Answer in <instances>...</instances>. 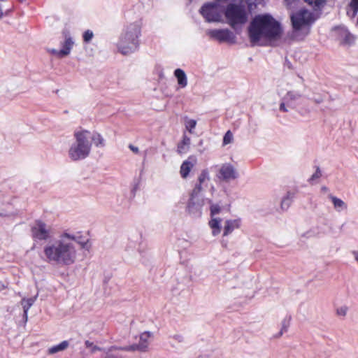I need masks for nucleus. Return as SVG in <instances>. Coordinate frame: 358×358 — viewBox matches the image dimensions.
<instances>
[{
  "label": "nucleus",
  "instance_id": "1",
  "mask_svg": "<svg viewBox=\"0 0 358 358\" xmlns=\"http://www.w3.org/2000/svg\"><path fill=\"white\" fill-rule=\"evenodd\" d=\"M282 33L280 23L270 14L256 15L248 27V35L252 45H255L262 38L277 39Z\"/></svg>",
  "mask_w": 358,
  "mask_h": 358
},
{
  "label": "nucleus",
  "instance_id": "2",
  "mask_svg": "<svg viewBox=\"0 0 358 358\" xmlns=\"http://www.w3.org/2000/svg\"><path fill=\"white\" fill-rule=\"evenodd\" d=\"M46 262L62 266H70L76 259V249L73 243L63 237L62 233L59 238L47 244L43 248Z\"/></svg>",
  "mask_w": 358,
  "mask_h": 358
},
{
  "label": "nucleus",
  "instance_id": "3",
  "mask_svg": "<svg viewBox=\"0 0 358 358\" xmlns=\"http://www.w3.org/2000/svg\"><path fill=\"white\" fill-rule=\"evenodd\" d=\"M141 28L142 22L141 20L131 23L125 28L117 44V49L121 54L127 55L138 50Z\"/></svg>",
  "mask_w": 358,
  "mask_h": 358
},
{
  "label": "nucleus",
  "instance_id": "4",
  "mask_svg": "<svg viewBox=\"0 0 358 358\" xmlns=\"http://www.w3.org/2000/svg\"><path fill=\"white\" fill-rule=\"evenodd\" d=\"M76 141L69 150V156L73 161H79L87 158L91 151L90 131L82 130L74 133Z\"/></svg>",
  "mask_w": 358,
  "mask_h": 358
},
{
  "label": "nucleus",
  "instance_id": "5",
  "mask_svg": "<svg viewBox=\"0 0 358 358\" xmlns=\"http://www.w3.org/2000/svg\"><path fill=\"white\" fill-rule=\"evenodd\" d=\"M224 15L228 24L235 29L237 25L244 24L248 20L245 6L241 3H229L224 10Z\"/></svg>",
  "mask_w": 358,
  "mask_h": 358
},
{
  "label": "nucleus",
  "instance_id": "6",
  "mask_svg": "<svg viewBox=\"0 0 358 358\" xmlns=\"http://www.w3.org/2000/svg\"><path fill=\"white\" fill-rule=\"evenodd\" d=\"M291 22L294 33L306 29L305 35L310 31V27L314 23L313 14L306 9H301L291 15Z\"/></svg>",
  "mask_w": 358,
  "mask_h": 358
},
{
  "label": "nucleus",
  "instance_id": "7",
  "mask_svg": "<svg viewBox=\"0 0 358 358\" xmlns=\"http://www.w3.org/2000/svg\"><path fill=\"white\" fill-rule=\"evenodd\" d=\"M200 14L208 22H217L221 21L222 10L217 2L204 3L199 10Z\"/></svg>",
  "mask_w": 358,
  "mask_h": 358
},
{
  "label": "nucleus",
  "instance_id": "8",
  "mask_svg": "<svg viewBox=\"0 0 358 358\" xmlns=\"http://www.w3.org/2000/svg\"><path fill=\"white\" fill-rule=\"evenodd\" d=\"M31 237L34 241H47L51 237L50 227L41 220L31 227Z\"/></svg>",
  "mask_w": 358,
  "mask_h": 358
},
{
  "label": "nucleus",
  "instance_id": "9",
  "mask_svg": "<svg viewBox=\"0 0 358 358\" xmlns=\"http://www.w3.org/2000/svg\"><path fill=\"white\" fill-rule=\"evenodd\" d=\"M207 34L220 43L234 44L236 42V35L228 29H209Z\"/></svg>",
  "mask_w": 358,
  "mask_h": 358
},
{
  "label": "nucleus",
  "instance_id": "10",
  "mask_svg": "<svg viewBox=\"0 0 358 358\" xmlns=\"http://www.w3.org/2000/svg\"><path fill=\"white\" fill-rule=\"evenodd\" d=\"M204 204L203 198L189 196L187 201L186 211L192 218H199L202 215V207Z\"/></svg>",
  "mask_w": 358,
  "mask_h": 358
},
{
  "label": "nucleus",
  "instance_id": "11",
  "mask_svg": "<svg viewBox=\"0 0 358 358\" xmlns=\"http://www.w3.org/2000/svg\"><path fill=\"white\" fill-rule=\"evenodd\" d=\"M217 177L220 180L229 182L238 178V173L231 164L224 163L221 166Z\"/></svg>",
  "mask_w": 358,
  "mask_h": 358
},
{
  "label": "nucleus",
  "instance_id": "12",
  "mask_svg": "<svg viewBox=\"0 0 358 358\" xmlns=\"http://www.w3.org/2000/svg\"><path fill=\"white\" fill-rule=\"evenodd\" d=\"M63 237H65L69 241H74L81 245L83 248H85L89 239L87 236H83L80 231L76 233H70L64 231Z\"/></svg>",
  "mask_w": 358,
  "mask_h": 358
},
{
  "label": "nucleus",
  "instance_id": "13",
  "mask_svg": "<svg viewBox=\"0 0 358 358\" xmlns=\"http://www.w3.org/2000/svg\"><path fill=\"white\" fill-rule=\"evenodd\" d=\"M302 95L296 91H288L282 97L283 100L287 103V106L291 108L296 107V101L301 98Z\"/></svg>",
  "mask_w": 358,
  "mask_h": 358
},
{
  "label": "nucleus",
  "instance_id": "14",
  "mask_svg": "<svg viewBox=\"0 0 358 358\" xmlns=\"http://www.w3.org/2000/svg\"><path fill=\"white\" fill-rule=\"evenodd\" d=\"M241 224V220L240 218L226 220L223 230V236H226L231 234L234 229L240 228Z\"/></svg>",
  "mask_w": 358,
  "mask_h": 358
},
{
  "label": "nucleus",
  "instance_id": "15",
  "mask_svg": "<svg viewBox=\"0 0 358 358\" xmlns=\"http://www.w3.org/2000/svg\"><path fill=\"white\" fill-rule=\"evenodd\" d=\"M37 298V295L34 297L30 298H23L21 300V305L23 308V320L26 322L28 320V311L29 308L33 306L36 299Z\"/></svg>",
  "mask_w": 358,
  "mask_h": 358
},
{
  "label": "nucleus",
  "instance_id": "16",
  "mask_svg": "<svg viewBox=\"0 0 358 358\" xmlns=\"http://www.w3.org/2000/svg\"><path fill=\"white\" fill-rule=\"evenodd\" d=\"M73 45L74 41L73 38L69 36H66L64 41L61 43L62 48L60 50V53L63 55L64 57L70 54Z\"/></svg>",
  "mask_w": 358,
  "mask_h": 358
},
{
  "label": "nucleus",
  "instance_id": "17",
  "mask_svg": "<svg viewBox=\"0 0 358 358\" xmlns=\"http://www.w3.org/2000/svg\"><path fill=\"white\" fill-rule=\"evenodd\" d=\"M296 191H288L286 195L282 199L280 207L282 210H287L293 202L296 196Z\"/></svg>",
  "mask_w": 358,
  "mask_h": 358
},
{
  "label": "nucleus",
  "instance_id": "18",
  "mask_svg": "<svg viewBox=\"0 0 358 358\" xmlns=\"http://www.w3.org/2000/svg\"><path fill=\"white\" fill-rule=\"evenodd\" d=\"M192 159V157H189L187 160L184 161L180 166V173L181 177L183 178H186L189 174L190 171L194 166V164L190 159Z\"/></svg>",
  "mask_w": 358,
  "mask_h": 358
},
{
  "label": "nucleus",
  "instance_id": "19",
  "mask_svg": "<svg viewBox=\"0 0 358 358\" xmlns=\"http://www.w3.org/2000/svg\"><path fill=\"white\" fill-rule=\"evenodd\" d=\"M329 198L332 201L334 209L340 213L343 210H347L348 205L341 199L332 195L329 194Z\"/></svg>",
  "mask_w": 358,
  "mask_h": 358
},
{
  "label": "nucleus",
  "instance_id": "20",
  "mask_svg": "<svg viewBox=\"0 0 358 358\" xmlns=\"http://www.w3.org/2000/svg\"><path fill=\"white\" fill-rule=\"evenodd\" d=\"M174 76L177 79L178 84L181 88L187 85V78L185 71L181 69H176L174 71Z\"/></svg>",
  "mask_w": 358,
  "mask_h": 358
},
{
  "label": "nucleus",
  "instance_id": "21",
  "mask_svg": "<svg viewBox=\"0 0 358 358\" xmlns=\"http://www.w3.org/2000/svg\"><path fill=\"white\" fill-rule=\"evenodd\" d=\"M211 217V220L209 221V226L212 229L213 235L217 236L221 232L222 219L220 217Z\"/></svg>",
  "mask_w": 358,
  "mask_h": 358
},
{
  "label": "nucleus",
  "instance_id": "22",
  "mask_svg": "<svg viewBox=\"0 0 358 358\" xmlns=\"http://www.w3.org/2000/svg\"><path fill=\"white\" fill-rule=\"evenodd\" d=\"M190 142V138L184 134L182 141L178 145V152L180 154L186 153L189 150Z\"/></svg>",
  "mask_w": 358,
  "mask_h": 358
},
{
  "label": "nucleus",
  "instance_id": "23",
  "mask_svg": "<svg viewBox=\"0 0 358 358\" xmlns=\"http://www.w3.org/2000/svg\"><path fill=\"white\" fill-rule=\"evenodd\" d=\"M69 345V341H64L61 342L60 343L48 349V353L50 355H53L58 352L64 350L65 349H66L68 348Z\"/></svg>",
  "mask_w": 358,
  "mask_h": 358
},
{
  "label": "nucleus",
  "instance_id": "24",
  "mask_svg": "<svg viewBox=\"0 0 358 358\" xmlns=\"http://www.w3.org/2000/svg\"><path fill=\"white\" fill-rule=\"evenodd\" d=\"M90 140L94 142L96 147H104L105 145V141L99 133H95L92 135L90 134Z\"/></svg>",
  "mask_w": 358,
  "mask_h": 358
},
{
  "label": "nucleus",
  "instance_id": "25",
  "mask_svg": "<svg viewBox=\"0 0 358 358\" xmlns=\"http://www.w3.org/2000/svg\"><path fill=\"white\" fill-rule=\"evenodd\" d=\"M352 11L348 10L347 14L352 18H354L358 13V0H351L348 4Z\"/></svg>",
  "mask_w": 358,
  "mask_h": 358
},
{
  "label": "nucleus",
  "instance_id": "26",
  "mask_svg": "<svg viewBox=\"0 0 358 358\" xmlns=\"http://www.w3.org/2000/svg\"><path fill=\"white\" fill-rule=\"evenodd\" d=\"M315 10L321 9L326 3V0H303Z\"/></svg>",
  "mask_w": 358,
  "mask_h": 358
},
{
  "label": "nucleus",
  "instance_id": "27",
  "mask_svg": "<svg viewBox=\"0 0 358 358\" xmlns=\"http://www.w3.org/2000/svg\"><path fill=\"white\" fill-rule=\"evenodd\" d=\"M6 2H0V20L3 17L8 16L13 11V7H8L5 5Z\"/></svg>",
  "mask_w": 358,
  "mask_h": 358
},
{
  "label": "nucleus",
  "instance_id": "28",
  "mask_svg": "<svg viewBox=\"0 0 358 358\" xmlns=\"http://www.w3.org/2000/svg\"><path fill=\"white\" fill-rule=\"evenodd\" d=\"M207 202L210 204L211 217H214L215 215L220 213L222 208L218 203H213L211 199H207Z\"/></svg>",
  "mask_w": 358,
  "mask_h": 358
},
{
  "label": "nucleus",
  "instance_id": "29",
  "mask_svg": "<svg viewBox=\"0 0 358 358\" xmlns=\"http://www.w3.org/2000/svg\"><path fill=\"white\" fill-rule=\"evenodd\" d=\"M127 352H134V351H139V352H145L146 351V346L143 345H140V343L137 344H132L127 345V348H126Z\"/></svg>",
  "mask_w": 358,
  "mask_h": 358
},
{
  "label": "nucleus",
  "instance_id": "30",
  "mask_svg": "<svg viewBox=\"0 0 358 358\" xmlns=\"http://www.w3.org/2000/svg\"><path fill=\"white\" fill-rule=\"evenodd\" d=\"M292 320L291 315H287L282 321V327L279 333L280 336L286 332L289 327L290 321Z\"/></svg>",
  "mask_w": 358,
  "mask_h": 358
},
{
  "label": "nucleus",
  "instance_id": "31",
  "mask_svg": "<svg viewBox=\"0 0 358 358\" xmlns=\"http://www.w3.org/2000/svg\"><path fill=\"white\" fill-rule=\"evenodd\" d=\"M185 128L189 133H193V129L196 126V121L193 119H188L187 117H185Z\"/></svg>",
  "mask_w": 358,
  "mask_h": 358
},
{
  "label": "nucleus",
  "instance_id": "32",
  "mask_svg": "<svg viewBox=\"0 0 358 358\" xmlns=\"http://www.w3.org/2000/svg\"><path fill=\"white\" fill-rule=\"evenodd\" d=\"M151 333L150 331H145L140 335V345H143L146 346V350L148 347V338L150 337Z\"/></svg>",
  "mask_w": 358,
  "mask_h": 358
},
{
  "label": "nucleus",
  "instance_id": "33",
  "mask_svg": "<svg viewBox=\"0 0 358 358\" xmlns=\"http://www.w3.org/2000/svg\"><path fill=\"white\" fill-rule=\"evenodd\" d=\"M202 184L199 182L195 185L194 189H192V192L190 193L189 196L196 197V198H201L200 193L202 191Z\"/></svg>",
  "mask_w": 358,
  "mask_h": 358
},
{
  "label": "nucleus",
  "instance_id": "34",
  "mask_svg": "<svg viewBox=\"0 0 358 358\" xmlns=\"http://www.w3.org/2000/svg\"><path fill=\"white\" fill-rule=\"evenodd\" d=\"M206 180H210L209 171L208 169H203L198 177V182L203 183Z\"/></svg>",
  "mask_w": 358,
  "mask_h": 358
},
{
  "label": "nucleus",
  "instance_id": "35",
  "mask_svg": "<svg viewBox=\"0 0 358 358\" xmlns=\"http://www.w3.org/2000/svg\"><path fill=\"white\" fill-rule=\"evenodd\" d=\"M234 136L233 134L230 130H228L223 137V141H222V145H227L229 143H231L233 141Z\"/></svg>",
  "mask_w": 358,
  "mask_h": 358
},
{
  "label": "nucleus",
  "instance_id": "36",
  "mask_svg": "<svg viewBox=\"0 0 358 358\" xmlns=\"http://www.w3.org/2000/svg\"><path fill=\"white\" fill-rule=\"evenodd\" d=\"M94 36L92 31L87 29L83 34V41L85 43H90Z\"/></svg>",
  "mask_w": 358,
  "mask_h": 358
},
{
  "label": "nucleus",
  "instance_id": "37",
  "mask_svg": "<svg viewBox=\"0 0 358 358\" xmlns=\"http://www.w3.org/2000/svg\"><path fill=\"white\" fill-rule=\"evenodd\" d=\"M85 345L87 348H91V352L94 353L96 351H100L101 350V348L99 347H98L97 345H94L93 344L92 342L90 341H85Z\"/></svg>",
  "mask_w": 358,
  "mask_h": 358
},
{
  "label": "nucleus",
  "instance_id": "38",
  "mask_svg": "<svg viewBox=\"0 0 358 358\" xmlns=\"http://www.w3.org/2000/svg\"><path fill=\"white\" fill-rule=\"evenodd\" d=\"M322 176V172L319 166H317L315 172L311 176L308 181L310 182L314 181L316 179L320 178Z\"/></svg>",
  "mask_w": 358,
  "mask_h": 358
},
{
  "label": "nucleus",
  "instance_id": "39",
  "mask_svg": "<svg viewBox=\"0 0 358 358\" xmlns=\"http://www.w3.org/2000/svg\"><path fill=\"white\" fill-rule=\"evenodd\" d=\"M348 308L346 306H341L336 310L338 315L345 316L347 314Z\"/></svg>",
  "mask_w": 358,
  "mask_h": 358
},
{
  "label": "nucleus",
  "instance_id": "40",
  "mask_svg": "<svg viewBox=\"0 0 358 358\" xmlns=\"http://www.w3.org/2000/svg\"><path fill=\"white\" fill-rule=\"evenodd\" d=\"M170 338H173L178 343H183L185 341V338L181 334H174L173 336H170Z\"/></svg>",
  "mask_w": 358,
  "mask_h": 358
},
{
  "label": "nucleus",
  "instance_id": "41",
  "mask_svg": "<svg viewBox=\"0 0 358 358\" xmlns=\"http://www.w3.org/2000/svg\"><path fill=\"white\" fill-rule=\"evenodd\" d=\"M48 52L51 55L57 56L58 58H63L64 57L63 55H62L60 53V50H58L57 49L52 48V49L48 50Z\"/></svg>",
  "mask_w": 358,
  "mask_h": 358
},
{
  "label": "nucleus",
  "instance_id": "42",
  "mask_svg": "<svg viewBox=\"0 0 358 358\" xmlns=\"http://www.w3.org/2000/svg\"><path fill=\"white\" fill-rule=\"evenodd\" d=\"M287 103L282 99V101L280 103L279 110L282 112L287 113L288 112V109L287 108Z\"/></svg>",
  "mask_w": 358,
  "mask_h": 358
},
{
  "label": "nucleus",
  "instance_id": "43",
  "mask_svg": "<svg viewBox=\"0 0 358 358\" xmlns=\"http://www.w3.org/2000/svg\"><path fill=\"white\" fill-rule=\"evenodd\" d=\"M128 147H129V149H130L133 152H134V153H136V154H138V153H140V152H139V149H138V147L134 146V145H132V144H129Z\"/></svg>",
  "mask_w": 358,
  "mask_h": 358
},
{
  "label": "nucleus",
  "instance_id": "44",
  "mask_svg": "<svg viewBox=\"0 0 358 358\" xmlns=\"http://www.w3.org/2000/svg\"><path fill=\"white\" fill-rule=\"evenodd\" d=\"M352 38V36L350 33H347L345 34L344 41L345 43H350Z\"/></svg>",
  "mask_w": 358,
  "mask_h": 358
},
{
  "label": "nucleus",
  "instance_id": "45",
  "mask_svg": "<svg viewBox=\"0 0 358 358\" xmlns=\"http://www.w3.org/2000/svg\"><path fill=\"white\" fill-rule=\"evenodd\" d=\"M112 348L114 349V350L126 351V348H127V345L122 346V347L113 346Z\"/></svg>",
  "mask_w": 358,
  "mask_h": 358
},
{
  "label": "nucleus",
  "instance_id": "46",
  "mask_svg": "<svg viewBox=\"0 0 358 358\" xmlns=\"http://www.w3.org/2000/svg\"><path fill=\"white\" fill-rule=\"evenodd\" d=\"M352 254H353V255L355 257V259H356V261L358 263V251H356V250L352 251Z\"/></svg>",
  "mask_w": 358,
  "mask_h": 358
},
{
  "label": "nucleus",
  "instance_id": "47",
  "mask_svg": "<svg viewBox=\"0 0 358 358\" xmlns=\"http://www.w3.org/2000/svg\"><path fill=\"white\" fill-rule=\"evenodd\" d=\"M314 101L316 103H320L323 101V99L322 98H316V99H314Z\"/></svg>",
  "mask_w": 358,
  "mask_h": 358
},
{
  "label": "nucleus",
  "instance_id": "48",
  "mask_svg": "<svg viewBox=\"0 0 358 358\" xmlns=\"http://www.w3.org/2000/svg\"><path fill=\"white\" fill-rule=\"evenodd\" d=\"M285 65L289 68L292 69V64L289 61L287 60L285 61Z\"/></svg>",
  "mask_w": 358,
  "mask_h": 358
},
{
  "label": "nucleus",
  "instance_id": "49",
  "mask_svg": "<svg viewBox=\"0 0 358 358\" xmlns=\"http://www.w3.org/2000/svg\"><path fill=\"white\" fill-rule=\"evenodd\" d=\"M105 358H117L113 355H108Z\"/></svg>",
  "mask_w": 358,
  "mask_h": 358
},
{
  "label": "nucleus",
  "instance_id": "50",
  "mask_svg": "<svg viewBox=\"0 0 358 358\" xmlns=\"http://www.w3.org/2000/svg\"><path fill=\"white\" fill-rule=\"evenodd\" d=\"M322 191L327 192L328 190V188L326 186H323L321 188Z\"/></svg>",
  "mask_w": 358,
  "mask_h": 358
},
{
  "label": "nucleus",
  "instance_id": "51",
  "mask_svg": "<svg viewBox=\"0 0 358 358\" xmlns=\"http://www.w3.org/2000/svg\"><path fill=\"white\" fill-rule=\"evenodd\" d=\"M4 287V285L1 283H0V289H3Z\"/></svg>",
  "mask_w": 358,
  "mask_h": 358
},
{
  "label": "nucleus",
  "instance_id": "52",
  "mask_svg": "<svg viewBox=\"0 0 358 358\" xmlns=\"http://www.w3.org/2000/svg\"><path fill=\"white\" fill-rule=\"evenodd\" d=\"M18 1H19L20 2H21V3H23V2L26 1L27 0H18Z\"/></svg>",
  "mask_w": 358,
  "mask_h": 358
},
{
  "label": "nucleus",
  "instance_id": "53",
  "mask_svg": "<svg viewBox=\"0 0 358 358\" xmlns=\"http://www.w3.org/2000/svg\"><path fill=\"white\" fill-rule=\"evenodd\" d=\"M7 0H0V2H6Z\"/></svg>",
  "mask_w": 358,
  "mask_h": 358
},
{
  "label": "nucleus",
  "instance_id": "54",
  "mask_svg": "<svg viewBox=\"0 0 358 358\" xmlns=\"http://www.w3.org/2000/svg\"><path fill=\"white\" fill-rule=\"evenodd\" d=\"M345 224H343L341 226V230L343 229V227H344Z\"/></svg>",
  "mask_w": 358,
  "mask_h": 358
},
{
  "label": "nucleus",
  "instance_id": "55",
  "mask_svg": "<svg viewBox=\"0 0 358 358\" xmlns=\"http://www.w3.org/2000/svg\"><path fill=\"white\" fill-rule=\"evenodd\" d=\"M290 1H291V0H285V1H287L288 3H290Z\"/></svg>",
  "mask_w": 358,
  "mask_h": 358
},
{
  "label": "nucleus",
  "instance_id": "56",
  "mask_svg": "<svg viewBox=\"0 0 358 358\" xmlns=\"http://www.w3.org/2000/svg\"><path fill=\"white\" fill-rule=\"evenodd\" d=\"M146 157V152L144 153V158Z\"/></svg>",
  "mask_w": 358,
  "mask_h": 358
},
{
  "label": "nucleus",
  "instance_id": "57",
  "mask_svg": "<svg viewBox=\"0 0 358 358\" xmlns=\"http://www.w3.org/2000/svg\"><path fill=\"white\" fill-rule=\"evenodd\" d=\"M189 3H191L192 1V0H189Z\"/></svg>",
  "mask_w": 358,
  "mask_h": 358
}]
</instances>
